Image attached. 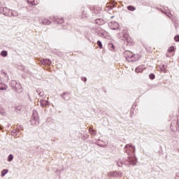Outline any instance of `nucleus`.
Listing matches in <instances>:
<instances>
[{
    "instance_id": "nucleus-19",
    "label": "nucleus",
    "mask_w": 179,
    "mask_h": 179,
    "mask_svg": "<svg viewBox=\"0 0 179 179\" xmlns=\"http://www.w3.org/2000/svg\"><path fill=\"white\" fill-rule=\"evenodd\" d=\"M175 50L174 46H171L169 49H168V52H173Z\"/></svg>"
},
{
    "instance_id": "nucleus-3",
    "label": "nucleus",
    "mask_w": 179,
    "mask_h": 179,
    "mask_svg": "<svg viewBox=\"0 0 179 179\" xmlns=\"http://www.w3.org/2000/svg\"><path fill=\"white\" fill-rule=\"evenodd\" d=\"M123 37L127 43L128 45H134V44H135L134 39L129 36V34H125Z\"/></svg>"
},
{
    "instance_id": "nucleus-23",
    "label": "nucleus",
    "mask_w": 179,
    "mask_h": 179,
    "mask_svg": "<svg viewBox=\"0 0 179 179\" xmlns=\"http://www.w3.org/2000/svg\"><path fill=\"white\" fill-rule=\"evenodd\" d=\"M46 62H47L48 65H50V64H51V62L50 59H46Z\"/></svg>"
},
{
    "instance_id": "nucleus-28",
    "label": "nucleus",
    "mask_w": 179,
    "mask_h": 179,
    "mask_svg": "<svg viewBox=\"0 0 179 179\" xmlns=\"http://www.w3.org/2000/svg\"><path fill=\"white\" fill-rule=\"evenodd\" d=\"M118 166H119V167H122V164H118Z\"/></svg>"
},
{
    "instance_id": "nucleus-25",
    "label": "nucleus",
    "mask_w": 179,
    "mask_h": 179,
    "mask_svg": "<svg viewBox=\"0 0 179 179\" xmlns=\"http://www.w3.org/2000/svg\"><path fill=\"white\" fill-rule=\"evenodd\" d=\"M32 117H34V120H36V113H33Z\"/></svg>"
},
{
    "instance_id": "nucleus-4",
    "label": "nucleus",
    "mask_w": 179,
    "mask_h": 179,
    "mask_svg": "<svg viewBox=\"0 0 179 179\" xmlns=\"http://www.w3.org/2000/svg\"><path fill=\"white\" fill-rule=\"evenodd\" d=\"M144 69H145V65H141V66H138L137 68H136L135 72L136 73H142Z\"/></svg>"
},
{
    "instance_id": "nucleus-29",
    "label": "nucleus",
    "mask_w": 179,
    "mask_h": 179,
    "mask_svg": "<svg viewBox=\"0 0 179 179\" xmlns=\"http://www.w3.org/2000/svg\"><path fill=\"white\" fill-rule=\"evenodd\" d=\"M166 57H171V55H169V54H167V55H166Z\"/></svg>"
},
{
    "instance_id": "nucleus-20",
    "label": "nucleus",
    "mask_w": 179,
    "mask_h": 179,
    "mask_svg": "<svg viewBox=\"0 0 179 179\" xmlns=\"http://www.w3.org/2000/svg\"><path fill=\"white\" fill-rule=\"evenodd\" d=\"M113 26H116V27H113V25L111 26V29H113V30H116V29H118V24L115 22L113 23Z\"/></svg>"
},
{
    "instance_id": "nucleus-27",
    "label": "nucleus",
    "mask_w": 179,
    "mask_h": 179,
    "mask_svg": "<svg viewBox=\"0 0 179 179\" xmlns=\"http://www.w3.org/2000/svg\"><path fill=\"white\" fill-rule=\"evenodd\" d=\"M176 179H179V173L177 174Z\"/></svg>"
},
{
    "instance_id": "nucleus-17",
    "label": "nucleus",
    "mask_w": 179,
    "mask_h": 179,
    "mask_svg": "<svg viewBox=\"0 0 179 179\" xmlns=\"http://www.w3.org/2000/svg\"><path fill=\"white\" fill-rule=\"evenodd\" d=\"M96 44L99 46V48H100V50H101V48H103V45L101 44V41H98Z\"/></svg>"
},
{
    "instance_id": "nucleus-12",
    "label": "nucleus",
    "mask_w": 179,
    "mask_h": 179,
    "mask_svg": "<svg viewBox=\"0 0 179 179\" xmlns=\"http://www.w3.org/2000/svg\"><path fill=\"white\" fill-rule=\"evenodd\" d=\"M9 170L8 169H3L2 171H1V177H4V176L6 174H8Z\"/></svg>"
},
{
    "instance_id": "nucleus-24",
    "label": "nucleus",
    "mask_w": 179,
    "mask_h": 179,
    "mask_svg": "<svg viewBox=\"0 0 179 179\" xmlns=\"http://www.w3.org/2000/svg\"><path fill=\"white\" fill-rule=\"evenodd\" d=\"M13 15V16H17V12L14 11Z\"/></svg>"
},
{
    "instance_id": "nucleus-21",
    "label": "nucleus",
    "mask_w": 179,
    "mask_h": 179,
    "mask_svg": "<svg viewBox=\"0 0 179 179\" xmlns=\"http://www.w3.org/2000/svg\"><path fill=\"white\" fill-rule=\"evenodd\" d=\"M149 78H150V79H151V80H153V79H155V78H156V76H155V74L150 73L149 75Z\"/></svg>"
},
{
    "instance_id": "nucleus-18",
    "label": "nucleus",
    "mask_w": 179,
    "mask_h": 179,
    "mask_svg": "<svg viewBox=\"0 0 179 179\" xmlns=\"http://www.w3.org/2000/svg\"><path fill=\"white\" fill-rule=\"evenodd\" d=\"M12 160H13V155L10 154L8 157V162H12Z\"/></svg>"
},
{
    "instance_id": "nucleus-22",
    "label": "nucleus",
    "mask_w": 179,
    "mask_h": 179,
    "mask_svg": "<svg viewBox=\"0 0 179 179\" xmlns=\"http://www.w3.org/2000/svg\"><path fill=\"white\" fill-rule=\"evenodd\" d=\"M174 40H175V41L178 42L179 41V35L176 36L174 37Z\"/></svg>"
},
{
    "instance_id": "nucleus-6",
    "label": "nucleus",
    "mask_w": 179,
    "mask_h": 179,
    "mask_svg": "<svg viewBox=\"0 0 179 179\" xmlns=\"http://www.w3.org/2000/svg\"><path fill=\"white\" fill-rule=\"evenodd\" d=\"M128 160L129 163L132 166H135L136 164V159L135 157H129Z\"/></svg>"
},
{
    "instance_id": "nucleus-11",
    "label": "nucleus",
    "mask_w": 179,
    "mask_h": 179,
    "mask_svg": "<svg viewBox=\"0 0 179 179\" xmlns=\"http://www.w3.org/2000/svg\"><path fill=\"white\" fill-rule=\"evenodd\" d=\"M161 71L162 72H164V73H166V72H167V66L162 65V66L161 67Z\"/></svg>"
},
{
    "instance_id": "nucleus-7",
    "label": "nucleus",
    "mask_w": 179,
    "mask_h": 179,
    "mask_svg": "<svg viewBox=\"0 0 179 179\" xmlns=\"http://www.w3.org/2000/svg\"><path fill=\"white\" fill-rule=\"evenodd\" d=\"M109 177H118V172L117 171H111L108 173Z\"/></svg>"
},
{
    "instance_id": "nucleus-26",
    "label": "nucleus",
    "mask_w": 179,
    "mask_h": 179,
    "mask_svg": "<svg viewBox=\"0 0 179 179\" xmlns=\"http://www.w3.org/2000/svg\"><path fill=\"white\" fill-rule=\"evenodd\" d=\"M83 80L84 82H86V80H87V79L86 78H83Z\"/></svg>"
},
{
    "instance_id": "nucleus-9",
    "label": "nucleus",
    "mask_w": 179,
    "mask_h": 179,
    "mask_svg": "<svg viewBox=\"0 0 179 179\" xmlns=\"http://www.w3.org/2000/svg\"><path fill=\"white\" fill-rule=\"evenodd\" d=\"M8 90V85L0 83V90Z\"/></svg>"
},
{
    "instance_id": "nucleus-31",
    "label": "nucleus",
    "mask_w": 179,
    "mask_h": 179,
    "mask_svg": "<svg viewBox=\"0 0 179 179\" xmlns=\"http://www.w3.org/2000/svg\"><path fill=\"white\" fill-rule=\"evenodd\" d=\"M63 22H64V20H63V19H62L61 23H63Z\"/></svg>"
},
{
    "instance_id": "nucleus-1",
    "label": "nucleus",
    "mask_w": 179,
    "mask_h": 179,
    "mask_svg": "<svg viewBox=\"0 0 179 179\" xmlns=\"http://www.w3.org/2000/svg\"><path fill=\"white\" fill-rule=\"evenodd\" d=\"M124 57L127 61H129V62H135L142 58V55L140 53L134 54L129 50H126L124 52Z\"/></svg>"
},
{
    "instance_id": "nucleus-30",
    "label": "nucleus",
    "mask_w": 179,
    "mask_h": 179,
    "mask_svg": "<svg viewBox=\"0 0 179 179\" xmlns=\"http://www.w3.org/2000/svg\"><path fill=\"white\" fill-rule=\"evenodd\" d=\"M3 10H8V9L6 8H3Z\"/></svg>"
},
{
    "instance_id": "nucleus-32",
    "label": "nucleus",
    "mask_w": 179,
    "mask_h": 179,
    "mask_svg": "<svg viewBox=\"0 0 179 179\" xmlns=\"http://www.w3.org/2000/svg\"><path fill=\"white\" fill-rule=\"evenodd\" d=\"M0 6H1V3H0Z\"/></svg>"
},
{
    "instance_id": "nucleus-15",
    "label": "nucleus",
    "mask_w": 179,
    "mask_h": 179,
    "mask_svg": "<svg viewBox=\"0 0 179 179\" xmlns=\"http://www.w3.org/2000/svg\"><path fill=\"white\" fill-rule=\"evenodd\" d=\"M89 131L91 135H93V136L96 135V131H94L93 128L90 127Z\"/></svg>"
},
{
    "instance_id": "nucleus-8",
    "label": "nucleus",
    "mask_w": 179,
    "mask_h": 179,
    "mask_svg": "<svg viewBox=\"0 0 179 179\" xmlns=\"http://www.w3.org/2000/svg\"><path fill=\"white\" fill-rule=\"evenodd\" d=\"M29 5H38V0H27Z\"/></svg>"
},
{
    "instance_id": "nucleus-10",
    "label": "nucleus",
    "mask_w": 179,
    "mask_h": 179,
    "mask_svg": "<svg viewBox=\"0 0 179 179\" xmlns=\"http://www.w3.org/2000/svg\"><path fill=\"white\" fill-rule=\"evenodd\" d=\"M42 23L43 24H51V21L48 20V19L42 20Z\"/></svg>"
},
{
    "instance_id": "nucleus-16",
    "label": "nucleus",
    "mask_w": 179,
    "mask_h": 179,
    "mask_svg": "<svg viewBox=\"0 0 179 179\" xmlns=\"http://www.w3.org/2000/svg\"><path fill=\"white\" fill-rule=\"evenodd\" d=\"M108 47H110V51H114L115 48H114V45L113 43H109Z\"/></svg>"
},
{
    "instance_id": "nucleus-14",
    "label": "nucleus",
    "mask_w": 179,
    "mask_h": 179,
    "mask_svg": "<svg viewBox=\"0 0 179 179\" xmlns=\"http://www.w3.org/2000/svg\"><path fill=\"white\" fill-rule=\"evenodd\" d=\"M1 57H7L8 56V52L6 50H3L1 52Z\"/></svg>"
},
{
    "instance_id": "nucleus-5",
    "label": "nucleus",
    "mask_w": 179,
    "mask_h": 179,
    "mask_svg": "<svg viewBox=\"0 0 179 179\" xmlns=\"http://www.w3.org/2000/svg\"><path fill=\"white\" fill-rule=\"evenodd\" d=\"M106 6L107 8H110V9H113V8L117 6V3H115V1H112L110 3H108Z\"/></svg>"
},
{
    "instance_id": "nucleus-13",
    "label": "nucleus",
    "mask_w": 179,
    "mask_h": 179,
    "mask_svg": "<svg viewBox=\"0 0 179 179\" xmlns=\"http://www.w3.org/2000/svg\"><path fill=\"white\" fill-rule=\"evenodd\" d=\"M128 10H131V12H134L135 9H136L134 6H127Z\"/></svg>"
},
{
    "instance_id": "nucleus-2",
    "label": "nucleus",
    "mask_w": 179,
    "mask_h": 179,
    "mask_svg": "<svg viewBox=\"0 0 179 179\" xmlns=\"http://www.w3.org/2000/svg\"><path fill=\"white\" fill-rule=\"evenodd\" d=\"M124 149H126V153L127 155H131V156H134L135 155V146L132 145V144H127L125 145Z\"/></svg>"
}]
</instances>
